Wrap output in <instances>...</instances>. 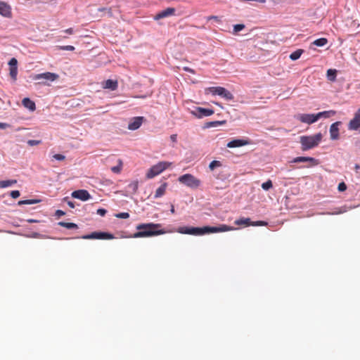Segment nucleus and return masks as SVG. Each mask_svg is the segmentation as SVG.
<instances>
[{"label": "nucleus", "mask_w": 360, "mask_h": 360, "mask_svg": "<svg viewBox=\"0 0 360 360\" xmlns=\"http://www.w3.org/2000/svg\"><path fill=\"white\" fill-rule=\"evenodd\" d=\"M68 205L71 207V208H74L75 207V204L74 202H71V201H69L68 202Z\"/></svg>", "instance_id": "bf43d9fd"}, {"label": "nucleus", "mask_w": 360, "mask_h": 360, "mask_svg": "<svg viewBox=\"0 0 360 360\" xmlns=\"http://www.w3.org/2000/svg\"><path fill=\"white\" fill-rule=\"evenodd\" d=\"M160 224L146 223L138 224L136 227L137 232L134 233L133 238H146L165 234L168 231L164 229H158Z\"/></svg>", "instance_id": "f03ea898"}, {"label": "nucleus", "mask_w": 360, "mask_h": 360, "mask_svg": "<svg viewBox=\"0 0 360 360\" xmlns=\"http://www.w3.org/2000/svg\"><path fill=\"white\" fill-rule=\"evenodd\" d=\"M310 162L311 165H318V160L314 158L310 157H297L294 158L292 160V162L297 163V162Z\"/></svg>", "instance_id": "f3484780"}, {"label": "nucleus", "mask_w": 360, "mask_h": 360, "mask_svg": "<svg viewBox=\"0 0 360 360\" xmlns=\"http://www.w3.org/2000/svg\"><path fill=\"white\" fill-rule=\"evenodd\" d=\"M9 67H18V60L15 58H12L8 62Z\"/></svg>", "instance_id": "ea45409f"}, {"label": "nucleus", "mask_w": 360, "mask_h": 360, "mask_svg": "<svg viewBox=\"0 0 360 360\" xmlns=\"http://www.w3.org/2000/svg\"><path fill=\"white\" fill-rule=\"evenodd\" d=\"M235 228L221 224L218 227L214 226H204V227H188L181 226L178 228L177 232L182 234H189L194 236H202L206 233L225 232L234 230Z\"/></svg>", "instance_id": "f257e3e1"}, {"label": "nucleus", "mask_w": 360, "mask_h": 360, "mask_svg": "<svg viewBox=\"0 0 360 360\" xmlns=\"http://www.w3.org/2000/svg\"><path fill=\"white\" fill-rule=\"evenodd\" d=\"M303 52L304 51L302 49H297L290 55V58L292 60H296L300 58Z\"/></svg>", "instance_id": "cd10ccee"}, {"label": "nucleus", "mask_w": 360, "mask_h": 360, "mask_svg": "<svg viewBox=\"0 0 360 360\" xmlns=\"http://www.w3.org/2000/svg\"><path fill=\"white\" fill-rule=\"evenodd\" d=\"M360 127V120L354 117L350 120L348 124V129L349 130H357Z\"/></svg>", "instance_id": "412c9836"}, {"label": "nucleus", "mask_w": 360, "mask_h": 360, "mask_svg": "<svg viewBox=\"0 0 360 360\" xmlns=\"http://www.w3.org/2000/svg\"><path fill=\"white\" fill-rule=\"evenodd\" d=\"M10 195L13 198H17L20 196V193L19 191H12Z\"/></svg>", "instance_id": "c03bdc74"}, {"label": "nucleus", "mask_w": 360, "mask_h": 360, "mask_svg": "<svg viewBox=\"0 0 360 360\" xmlns=\"http://www.w3.org/2000/svg\"><path fill=\"white\" fill-rule=\"evenodd\" d=\"M226 123V121H214V122H209L208 127H217L219 125L224 124Z\"/></svg>", "instance_id": "e433bc0d"}, {"label": "nucleus", "mask_w": 360, "mask_h": 360, "mask_svg": "<svg viewBox=\"0 0 360 360\" xmlns=\"http://www.w3.org/2000/svg\"><path fill=\"white\" fill-rule=\"evenodd\" d=\"M170 212L172 214H174V212H175L174 207L173 205H171Z\"/></svg>", "instance_id": "052dcab7"}, {"label": "nucleus", "mask_w": 360, "mask_h": 360, "mask_svg": "<svg viewBox=\"0 0 360 360\" xmlns=\"http://www.w3.org/2000/svg\"><path fill=\"white\" fill-rule=\"evenodd\" d=\"M241 1H250V0H240ZM251 1H255L260 4H264L266 0H251Z\"/></svg>", "instance_id": "3c124183"}, {"label": "nucleus", "mask_w": 360, "mask_h": 360, "mask_svg": "<svg viewBox=\"0 0 360 360\" xmlns=\"http://www.w3.org/2000/svg\"><path fill=\"white\" fill-rule=\"evenodd\" d=\"M167 188V183H163L157 190L155 193V198H159L163 196L165 194L166 189Z\"/></svg>", "instance_id": "aec40b11"}, {"label": "nucleus", "mask_w": 360, "mask_h": 360, "mask_svg": "<svg viewBox=\"0 0 360 360\" xmlns=\"http://www.w3.org/2000/svg\"><path fill=\"white\" fill-rule=\"evenodd\" d=\"M184 70L185 71H186V72H191V73L194 74V70H192V69H191V68H188V67H185V68H184Z\"/></svg>", "instance_id": "6e6d98bb"}, {"label": "nucleus", "mask_w": 360, "mask_h": 360, "mask_svg": "<svg viewBox=\"0 0 360 360\" xmlns=\"http://www.w3.org/2000/svg\"><path fill=\"white\" fill-rule=\"evenodd\" d=\"M58 224L60 226L65 227L68 229H77L78 226L72 222H65V221H60L58 223Z\"/></svg>", "instance_id": "393cba45"}, {"label": "nucleus", "mask_w": 360, "mask_h": 360, "mask_svg": "<svg viewBox=\"0 0 360 360\" xmlns=\"http://www.w3.org/2000/svg\"><path fill=\"white\" fill-rule=\"evenodd\" d=\"M64 32L68 33L69 34H72L74 33V30L72 28H68V29L64 30Z\"/></svg>", "instance_id": "5fc2aeb1"}, {"label": "nucleus", "mask_w": 360, "mask_h": 360, "mask_svg": "<svg viewBox=\"0 0 360 360\" xmlns=\"http://www.w3.org/2000/svg\"><path fill=\"white\" fill-rule=\"evenodd\" d=\"M355 118H358L360 120V108L358 110V111L354 114Z\"/></svg>", "instance_id": "13d9d810"}, {"label": "nucleus", "mask_w": 360, "mask_h": 360, "mask_svg": "<svg viewBox=\"0 0 360 360\" xmlns=\"http://www.w3.org/2000/svg\"><path fill=\"white\" fill-rule=\"evenodd\" d=\"M266 224H267V223L264 221H258L256 222H252V226H266Z\"/></svg>", "instance_id": "a18cd8bd"}, {"label": "nucleus", "mask_w": 360, "mask_h": 360, "mask_svg": "<svg viewBox=\"0 0 360 360\" xmlns=\"http://www.w3.org/2000/svg\"><path fill=\"white\" fill-rule=\"evenodd\" d=\"M59 49L60 50H64V51H74L75 50V47L73 46H71V45H68V46H59Z\"/></svg>", "instance_id": "58836bf2"}, {"label": "nucleus", "mask_w": 360, "mask_h": 360, "mask_svg": "<svg viewBox=\"0 0 360 360\" xmlns=\"http://www.w3.org/2000/svg\"><path fill=\"white\" fill-rule=\"evenodd\" d=\"M40 140H29L27 144L30 146H37L41 143Z\"/></svg>", "instance_id": "a19ab883"}, {"label": "nucleus", "mask_w": 360, "mask_h": 360, "mask_svg": "<svg viewBox=\"0 0 360 360\" xmlns=\"http://www.w3.org/2000/svg\"><path fill=\"white\" fill-rule=\"evenodd\" d=\"M56 215H57L58 217H61V216L65 215V212L60 210H58L56 212Z\"/></svg>", "instance_id": "603ef678"}, {"label": "nucleus", "mask_w": 360, "mask_h": 360, "mask_svg": "<svg viewBox=\"0 0 360 360\" xmlns=\"http://www.w3.org/2000/svg\"><path fill=\"white\" fill-rule=\"evenodd\" d=\"M174 13H175V8H167L165 10H163V11H160V13H158V14H156V15L155 16L154 18H155V20H159L161 18H166L168 16L173 15H174Z\"/></svg>", "instance_id": "4468645a"}, {"label": "nucleus", "mask_w": 360, "mask_h": 360, "mask_svg": "<svg viewBox=\"0 0 360 360\" xmlns=\"http://www.w3.org/2000/svg\"><path fill=\"white\" fill-rule=\"evenodd\" d=\"M40 202V200L32 199V200H24L18 201V204L19 205H33Z\"/></svg>", "instance_id": "c85d7f7f"}, {"label": "nucleus", "mask_w": 360, "mask_h": 360, "mask_svg": "<svg viewBox=\"0 0 360 360\" xmlns=\"http://www.w3.org/2000/svg\"><path fill=\"white\" fill-rule=\"evenodd\" d=\"M191 114L198 118H202L203 117H208L213 115L214 110L212 109L197 107L195 110L191 111Z\"/></svg>", "instance_id": "0eeeda50"}, {"label": "nucleus", "mask_w": 360, "mask_h": 360, "mask_svg": "<svg viewBox=\"0 0 360 360\" xmlns=\"http://www.w3.org/2000/svg\"><path fill=\"white\" fill-rule=\"evenodd\" d=\"M216 20L218 22H221V20L219 19V18L216 15H210V16L207 17V20Z\"/></svg>", "instance_id": "de8ad7c7"}, {"label": "nucleus", "mask_w": 360, "mask_h": 360, "mask_svg": "<svg viewBox=\"0 0 360 360\" xmlns=\"http://www.w3.org/2000/svg\"><path fill=\"white\" fill-rule=\"evenodd\" d=\"M221 166V162L218 160H213L209 165V168L210 170H214L216 167H219Z\"/></svg>", "instance_id": "2f4dec72"}, {"label": "nucleus", "mask_w": 360, "mask_h": 360, "mask_svg": "<svg viewBox=\"0 0 360 360\" xmlns=\"http://www.w3.org/2000/svg\"><path fill=\"white\" fill-rule=\"evenodd\" d=\"M335 114H336V111L330 110L320 112L316 114V117H317L318 120L321 117L328 118L330 117L335 115Z\"/></svg>", "instance_id": "4be33fe9"}, {"label": "nucleus", "mask_w": 360, "mask_h": 360, "mask_svg": "<svg viewBox=\"0 0 360 360\" xmlns=\"http://www.w3.org/2000/svg\"><path fill=\"white\" fill-rule=\"evenodd\" d=\"M219 86L209 87L205 89L206 94L211 93L213 95H217V91Z\"/></svg>", "instance_id": "72a5a7b5"}, {"label": "nucleus", "mask_w": 360, "mask_h": 360, "mask_svg": "<svg viewBox=\"0 0 360 360\" xmlns=\"http://www.w3.org/2000/svg\"><path fill=\"white\" fill-rule=\"evenodd\" d=\"M338 189L340 192H343V191H346L347 185L345 184V182H341L339 184Z\"/></svg>", "instance_id": "79ce46f5"}, {"label": "nucleus", "mask_w": 360, "mask_h": 360, "mask_svg": "<svg viewBox=\"0 0 360 360\" xmlns=\"http://www.w3.org/2000/svg\"><path fill=\"white\" fill-rule=\"evenodd\" d=\"M107 213V210L103 208H99L97 210V214L103 217Z\"/></svg>", "instance_id": "49530a36"}, {"label": "nucleus", "mask_w": 360, "mask_h": 360, "mask_svg": "<svg viewBox=\"0 0 360 360\" xmlns=\"http://www.w3.org/2000/svg\"><path fill=\"white\" fill-rule=\"evenodd\" d=\"M245 28V25L237 24L233 26V32L237 33Z\"/></svg>", "instance_id": "c9c22d12"}, {"label": "nucleus", "mask_w": 360, "mask_h": 360, "mask_svg": "<svg viewBox=\"0 0 360 360\" xmlns=\"http://www.w3.org/2000/svg\"><path fill=\"white\" fill-rule=\"evenodd\" d=\"M297 119L303 123L308 124H313L318 120L316 114H300L298 115Z\"/></svg>", "instance_id": "9d476101"}, {"label": "nucleus", "mask_w": 360, "mask_h": 360, "mask_svg": "<svg viewBox=\"0 0 360 360\" xmlns=\"http://www.w3.org/2000/svg\"><path fill=\"white\" fill-rule=\"evenodd\" d=\"M8 127H10V124L7 123L0 122V129H5Z\"/></svg>", "instance_id": "09e8293b"}, {"label": "nucleus", "mask_w": 360, "mask_h": 360, "mask_svg": "<svg viewBox=\"0 0 360 360\" xmlns=\"http://www.w3.org/2000/svg\"><path fill=\"white\" fill-rule=\"evenodd\" d=\"M102 86L103 89L115 91L118 87V83L117 80L107 79L106 81L103 82Z\"/></svg>", "instance_id": "dca6fc26"}, {"label": "nucleus", "mask_w": 360, "mask_h": 360, "mask_svg": "<svg viewBox=\"0 0 360 360\" xmlns=\"http://www.w3.org/2000/svg\"><path fill=\"white\" fill-rule=\"evenodd\" d=\"M53 158L57 160H60V161H62V160H64L65 159V155H62V154H56L53 156Z\"/></svg>", "instance_id": "37998d69"}, {"label": "nucleus", "mask_w": 360, "mask_h": 360, "mask_svg": "<svg viewBox=\"0 0 360 360\" xmlns=\"http://www.w3.org/2000/svg\"><path fill=\"white\" fill-rule=\"evenodd\" d=\"M179 181L192 188H197L200 185V181L190 174H186L179 177Z\"/></svg>", "instance_id": "39448f33"}, {"label": "nucleus", "mask_w": 360, "mask_h": 360, "mask_svg": "<svg viewBox=\"0 0 360 360\" xmlns=\"http://www.w3.org/2000/svg\"><path fill=\"white\" fill-rule=\"evenodd\" d=\"M72 197L74 198L79 199L82 201H86L89 200L91 196L89 193L84 189H80L77 191H75L72 193Z\"/></svg>", "instance_id": "9b49d317"}, {"label": "nucleus", "mask_w": 360, "mask_h": 360, "mask_svg": "<svg viewBox=\"0 0 360 360\" xmlns=\"http://www.w3.org/2000/svg\"><path fill=\"white\" fill-rule=\"evenodd\" d=\"M58 77H59V75L58 74H56L53 72H46L35 75L34 76L33 79L35 80L45 79L47 81L53 82V81L56 80Z\"/></svg>", "instance_id": "6e6552de"}, {"label": "nucleus", "mask_w": 360, "mask_h": 360, "mask_svg": "<svg viewBox=\"0 0 360 360\" xmlns=\"http://www.w3.org/2000/svg\"><path fill=\"white\" fill-rule=\"evenodd\" d=\"M9 75L11 78L15 81L17 79L18 75V67H10L9 68Z\"/></svg>", "instance_id": "7c9ffc66"}, {"label": "nucleus", "mask_w": 360, "mask_h": 360, "mask_svg": "<svg viewBox=\"0 0 360 360\" xmlns=\"http://www.w3.org/2000/svg\"><path fill=\"white\" fill-rule=\"evenodd\" d=\"M77 238L82 239H112L114 236L112 234L105 232H93L90 234L84 235Z\"/></svg>", "instance_id": "423d86ee"}, {"label": "nucleus", "mask_w": 360, "mask_h": 360, "mask_svg": "<svg viewBox=\"0 0 360 360\" xmlns=\"http://www.w3.org/2000/svg\"><path fill=\"white\" fill-rule=\"evenodd\" d=\"M273 187V184H272V181L269 179L268 181H266V182H264L262 184V188L265 190V191H268L269 190L270 188H271Z\"/></svg>", "instance_id": "473e14b6"}, {"label": "nucleus", "mask_w": 360, "mask_h": 360, "mask_svg": "<svg viewBox=\"0 0 360 360\" xmlns=\"http://www.w3.org/2000/svg\"><path fill=\"white\" fill-rule=\"evenodd\" d=\"M354 169H355L356 172H358V170L360 169V165L358 164H356L354 166Z\"/></svg>", "instance_id": "680f3d73"}, {"label": "nucleus", "mask_w": 360, "mask_h": 360, "mask_svg": "<svg viewBox=\"0 0 360 360\" xmlns=\"http://www.w3.org/2000/svg\"><path fill=\"white\" fill-rule=\"evenodd\" d=\"M16 183L17 180L15 179L0 181V188L11 186L13 184H15Z\"/></svg>", "instance_id": "b1692460"}, {"label": "nucleus", "mask_w": 360, "mask_h": 360, "mask_svg": "<svg viewBox=\"0 0 360 360\" xmlns=\"http://www.w3.org/2000/svg\"><path fill=\"white\" fill-rule=\"evenodd\" d=\"M170 139L172 142H176L177 140V135L176 134H172L170 136Z\"/></svg>", "instance_id": "864d4df0"}, {"label": "nucleus", "mask_w": 360, "mask_h": 360, "mask_svg": "<svg viewBox=\"0 0 360 360\" xmlns=\"http://www.w3.org/2000/svg\"><path fill=\"white\" fill-rule=\"evenodd\" d=\"M98 11H108V13L110 14V16L112 15L111 8H98Z\"/></svg>", "instance_id": "8fccbe9b"}, {"label": "nucleus", "mask_w": 360, "mask_h": 360, "mask_svg": "<svg viewBox=\"0 0 360 360\" xmlns=\"http://www.w3.org/2000/svg\"><path fill=\"white\" fill-rule=\"evenodd\" d=\"M117 218L120 219H128L129 217V214L128 212H120L115 215Z\"/></svg>", "instance_id": "4c0bfd02"}, {"label": "nucleus", "mask_w": 360, "mask_h": 360, "mask_svg": "<svg viewBox=\"0 0 360 360\" xmlns=\"http://www.w3.org/2000/svg\"><path fill=\"white\" fill-rule=\"evenodd\" d=\"M328 43V39L326 38H320L314 41L313 44L317 46H323L326 45Z\"/></svg>", "instance_id": "c756f323"}, {"label": "nucleus", "mask_w": 360, "mask_h": 360, "mask_svg": "<svg viewBox=\"0 0 360 360\" xmlns=\"http://www.w3.org/2000/svg\"><path fill=\"white\" fill-rule=\"evenodd\" d=\"M234 224L238 226H248L252 225V222L250 218H240L234 221Z\"/></svg>", "instance_id": "5701e85b"}, {"label": "nucleus", "mask_w": 360, "mask_h": 360, "mask_svg": "<svg viewBox=\"0 0 360 360\" xmlns=\"http://www.w3.org/2000/svg\"><path fill=\"white\" fill-rule=\"evenodd\" d=\"M342 124V122L340 121L335 122L333 123L329 129L330 138L331 140L335 141L338 140L340 138V129L339 127Z\"/></svg>", "instance_id": "1a4fd4ad"}, {"label": "nucleus", "mask_w": 360, "mask_h": 360, "mask_svg": "<svg viewBox=\"0 0 360 360\" xmlns=\"http://www.w3.org/2000/svg\"><path fill=\"white\" fill-rule=\"evenodd\" d=\"M172 165V162H159L158 164L152 166L146 173L147 179H153L155 176H158L169 167Z\"/></svg>", "instance_id": "20e7f679"}, {"label": "nucleus", "mask_w": 360, "mask_h": 360, "mask_svg": "<svg viewBox=\"0 0 360 360\" xmlns=\"http://www.w3.org/2000/svg\"><path fill=\"white\" fill-rule=\"evenodd\" d=\"M337 70L335 69H329L327 71V77L328 79L334 82L336 79Z\"/></svg>", "instance_id": "a878e982"}, {"label": "nucleus", "mask_w": 360, "mask_h": 360, "mask_svg": "<svg viewBox=\"0 0 360 360\" xmlns=\"http://www.w3.org/2000/svg\"><path fill=\"white\" fill-rule=\"evenodd\" d=\"M117 166H115V167H111V171L113 172V173H115V174H119L121 172L122 169V165H123V163H122V160L120 159H118L117 160Z\"/></svg>", "instance_id": "bb28decb"}, {"label": "nucleus", "mask_w": 360, "mask_h": 360, "mask_svg": "<svg viewBox=\"0 0 360 360\" xmlns=\"http://www.w3.org/2000/svg\"><path fill=\"white\" fill-rule=\"evenodd\" d=\"M27 221L28 223H38V222H39V220L33 219H27Z\"/></svg>", "instance_id": "4d7b16f0"}, {"label": "nucleus", "mask_w": 360, "mask_h": 360, "mask_svg": "<svg viewBox=\"0 0 360 360\" xmlns=\"http://www.w3.org/2000/svg\"><path fill=\"white\" fill-rule=\"evenodd\" d=\"M250 144V141L246 139H234L229 141L226 146L228 148H238Z\"/></svg>", "instance_id": "ddd939ff"}, {"label": "nucleus", "mask_w": 360, "mask_h": 360, "mask_svg": "<svg viewBox=\"0 0 360 360\" xmlns=\"http://www.w3.org/2000/svg\"><path fill=\"white\" fill-rule=\"evenodd\" d=\"M145 120L143 117H134L132 119L130 120L128 124V129L129 130H136L138 129Z\"/></svg>", "instance_id": "f8f14e48"}, {"label": "nucleus", "mask_w": 360, "mask_h": 360, "mask_svg": "<svg viewBox=\"0 0 360 360\" xmlns=\"http://www.w3.org/2000/svg\"><path fill=\"white\" fill-rule=\"evenodd\" d=\"M0 15L4 17H10L11 15L10 6L4 1H0Z\"/></svg>", "instance_id": "2eb2a0df"}, {"label": "nucleus", "mask_w": 360, "mask_h": 360, "mask_svg": "<svg viewBox=\"0 0 360 360\" xmlns=\"http://www.w3.org/2000/svg\"><path fill=\"white\" fill-rule=\"evenodd\" d=\"M217 95L223 97L227 101H231L234 98L233 95L229 91L221 86H219L217 91Z\"/></svg>", "instance_id": "a211bd4d"}, {"label": "nucleus", "mask_w": 360, "mask_h": 360, "mask_svg": "<svg viewBox=\"0 0 360 360\" xmlns=\"http://www.w3.org/2000/svg\"><path fill=\"white\" fill-rule=\"evenodd\" d=\"M321 133H318L312 136H300L301 148L303 151L308 150L317 146L322 140Z\"/></svg>", "instance_id": "7ed1b4c3"}, {"label": "nucleus", "mask_w": 360, "mask_h": 360, "mask_svg": "<svg viewBox=\"0 0 360 360\" xmlns=\"http://www.w3.org/2000/svg\"><path fill=\"white\" fill-rule=\"evenodd\" d=\"M23 106L31 111H34L36 109V105L34 101L30 100L29 98H25L22 101Z\"/></svg>", "instance_id": "6ab92c4d"}, {"label": "nucleus", "mask_w": 360, "mask_h": 360, "mask_svg": "<svg viewBox=\"0 0 360 360\" xmlns=\"http://www.w3.org/2000/svg\"><path fill=\"white\" fill-rule=\"evenodd\" d=\"M128 186L134 193H136L139 187V182L138 181H134L129 184Z\"/></svg>", "instance_id": "f704fd0d"}]
</instances>
